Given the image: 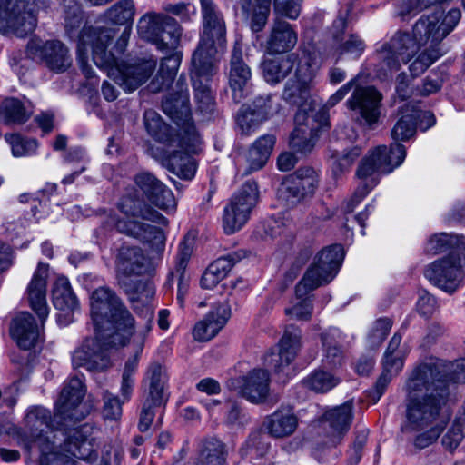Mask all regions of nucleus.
Masks as SVG:
<instances>
[{
	"mask_svg": "<svg viewBox=\"0 0 465 465\" xmlns=\"http://www.w3.org/2000/svg\"><path fill=\"white\" fill-rule=\"evenodd\" d=\"M436 308L437 302L435 298L425 291L420 292L417 301L418 312L421 315L429 317L436 311Z\"/></svg>",
	"mask_w": 465,
	"mask_h": 465,
	"instance_id": "obj_52",
	"label": "nucleus"
},
{
	"mask_svg": "<svg viewBox=\"0 0 465 465\" xmlns=\"http://www.w3.org/2000/svg\"><path fill=\"white\" fill-rule=\"evenodd\" d=\"M269 374L262 369H254L242 379L241 394L252 403L263 401L269 393Z\"/></svg>",
	"mask_w": 465,
	"mask_h": 465,
	"instance_id": "obj_28",
	"label": "nucleus"
},
{
	"mask_svg": "<svg viewBox=\"0 0 465 465\" xmlns=\"http://www.w3.org/2000/svg\"><path fill=\"white\" fill-rule=\"evenodd\" d=\"M344 257L340 244L331 245L322 249L315 257L313 263L308 268L295 289L296 301L285 312L297 320H308L311 317L312 302L306 295L321 285L331 282L337 275Z\"/></svg>",
	"mask_w": 465,
	"mask_h": 465,
	"instance_id": "obj_10",
	"label": "nucleus"
},
{
	"mask_svg": "<svg viewBox=\"0 0 465 465\" xmlns=\"http://www.w3.org/2000/svg\"><path fill=\"white\" fill-rule=\"evenodd\" d=\"M137 31L143 39L153 44L158 50L172 53L162 59L158 74L152 83V90L159 92L169 86L178 72L182 54L176 49L181 42L183 29L172 16L152 12L139 19Z\"/></svg>",
	"mask_w": 465,
	"mask_h": 465,
	"instance_id": "obj_8",
	"label": "nucleus"
},
{
	"mask_svg": "<svg viewBox=\"0 0 465 465\" xmlns=\"http://www.w3.org/2000/svg\"><path fill=\"white\" fill-rule=\"evenodd\" d=\"M138 367V356L135 355L129 359L125 364L122 374L120 393L123 401H129L134 386V373Z\"/></svg>",
	"mask_w": 465,
	"mask_h": 465,
	"instance_id": "obj_47",
	"label": "nucleus"
},
{
	"mask_svg": "<svg viewBox=\"0 0 465 465\" xmlns=\"http://www.w3.org/2000/svg\"><path fill=\"white\" fill-rule=\"evenodd\" d=\"M397 7L399 15L401 16L415 15L423 9L420 5V0H397Z\"/></svg>",
	"mask_w": 465,
	"mask_h": 465,
	"instance_id": "obj_59",
	"label": "nucleus"
},
{
	"mask_svg": "<svg viewBox=\"0 0 465 465\" xmlns=\"http://www.w3.org/2000/svg\"><path fill=\"white\" fill-rule=\"evenodd\" d=\"M424 276L440 290L452 293L465 276V251H450L426 266Z\"/></svg>",
	"mask_w": 465,
	"mask_h": 465,
	"instance_id": "obj_13",
	"label": "nucleus"
},
{
	"mask_svg": "<svg viewBox=\"0 0 465 465\" xmlns=\"http://www.w3.org/2000/svg\"><path fill=\"white\" fill-rule=\"evenodd\" d=\"M393 376L394 375L391 374L390 372L385 371V370L382 371V373L381 374L375 384L374 392L372 396L376 401L384 393L388 384L390 383Z\"/></svg>",
	"mask_w": 465,
	"mask_h": 465,
	"instance_id": "obj_61",
	"label": "nucleus"
},
{
	"mask_svg": "<svg viewBox=\"0 0 465 465\" xmlns=\"http://www.w3.org/2000/svg\"><path fill=\"white\" fill-rule=\"evenodd\" d=\"M2 119L6 124H23L32 114L29 102L24 103L15 98H6L1 104Z\"/></svg>",
	"mask_w": 465,
	"mask_h": 465,
	"instance_id": "obj_39",
	"label": "nucleus"
},
{
	"mask_svg": "<svg viewBox=\"0 0 465 465\" xmlns=\"http://www.w3.org/2000/svg\"><path fill=\"white\" fill-rule=\"evenodd\" d=\"M391 326L392 322L389 318H381L377 320L372 325L368 335L370 345L378 346L381 344L388 335Z\"/></svg>",
	"mask_w": 465,
	"mask_h": 465,
	"instance_id": "obj_49",
	"label": "nucleus"
},
{
	"mask_svg": "<svg viewBox=\"0 0 465 465\" xmlns=\"http://www.w3.org/2000/svg\"><path fill=\"white\" fill-rule=\"evenodd\" d=\"M401 336L395 333L391 339L382 360L385 371L397 375L403 368L407 351L401 347Z\"/></svg>",
	"mask_w": 465,
	"mask_h": 465,
	"instance_id": "obj_38",
	"label": "nucleus"
},
{
	"mask_svg": "<svg viewBox=\"0 0 465 465\" xmlns=\"http://www.w3.org/2000/svg\"><path fill=\"white\" fill-rule=\"evenodd\" d=\"M146 380L149 381L147 399L155 404H163L165 401L163 388L166 378L162 366L153 364L148 370Z\"/></svg>",
	"mask_w": 465,
	"mask_h": 465,
	"instance_id": "obj_43",
	"label": "nucleus"
},
{
	"mask_svg": "<svg viewBox=\"0 0 465 465\" xmlns=\"http://www.w3.org/2000/svg\"><path fill=\"white\" fill-rule=\"evenodd\" d=\"M10 331L17 345L24 350L33 348L41 339L39 327L32 314L26 312L14 319Z\"/></svg>",
	"mask_w": 465,
	"mask_h": 465,
	"instance_id": "obj_27",
	"label": "nucleus"
},
{
	"mask_svg": "<svg viewBox=\"0 0 465 465\" xmlns=\"http://www.w3.org/2000/svg\"><path fill=\"white\" fill-rule=\"evenodd\" d=\"M123 401L114 394L106 391L104 394V417L107 420H118L122 415Z\"/></svg>",
	"mask_w": 465,
	"mask_h": 465,
	"instance_id": "obj_51",
	"label": "nucleus"
},
{
	"mask_svg": "<svg viewBox=\"0 0 465 465\" xmlns=\"http://www.w3.org/2000/svg\"><path fill=\"white\" fill-rule=\"evenodd\" d=\"M443 430V425L436 423L427 432L419 435L416 439V445L424 448L433 442Z\"/></svg>",
	"mask_w": 465,
	"mask_h": 465,
	"instance_id": "obj_57",
	"label": "nucleus"
},
{
	"mask_svg": "<svg viewBox=\"0 0 465 465\" xmlns=\"http://www.w3.org/2000/svg\"><path fill=\"white\" fill-rule=\"evenodd\" d=\"M258 197V186L253 182L245 183L232 194L223 209V228L225 233L232 234L246 224Z\"/></svg>",
	"mask_w": 465,
	"mask_h": 465,
	"instance_id": "obj_14",
	"label": "nucleus"
},
{
	"mask_svg": "<svg viewBox=\"0 0 465 465\" xmlns=\"http://www.w3.org/2000/svg\"><path fill=\"white\" fill-rule=\"evenodd\" d=\"M135 184L146 199L156 207L166 212L176 209V200L173 192L150 173H141L135 176Z\"/></svg>",
	"mask_w": 465,
	"mask_h": 465,
	"instance_id": "obj_22",
	"label": "nucleus"
},
{
	"mask_svg": "<svg viewBox=\"0 0 465 465\" xmlns=\"http://www.w3.org/2000/svg\"><path fill=\"white\" fill-rule=\"evenodd\" d=\"M359 77L356 76L347 82L345 84L341 86L333 94L330 96L326 103V106L331 108L336 105L339 102H341L348 93L353 88L355 84L358 82Z\"/></svg>",
	"mask_w": 465,
	"mask_h": 465,
	"instance_id": "obj_56",
	"label": "nucleus"
},
{
	"mask_svg": "<svg viewBox=\"0 0 465 465\" xmlns=\"http://www.w3.org/2000/svg\"><path fill=\"white\" fill-rule=\"evenodd\" d=\"M47 277L48 265L39 262L26 289L30 307L39 317L42 326L49 315V307L46 302Z\"/></svg>",
	"mask_w": 465,
	"mask_h": 465,
	"instance_id": "obj_24",
	"label": "nucleus"
},
{
	"mask_svg": "<svg viewBox=\"0 0 465 465\" xmlns=\"http://www.w3.org/2000/svg\"><path fill=\"white\" fill-rule=\"evenodd\" d=\"M231 316L227 304L213 307L203 320L199 321L193 331V335L199 341H208L215 337L225 326Z\"/></svg>",
	"mask_w": 465,
	"mask_h": 465,
	"instance_id": "obj_26",
	"label": "nucleus"
},
{
	"mask_svg": "<svg viewBox=\"0 0 465 465\" xmlns=\"http://www.w3.org/2000/svg\"><path fill=\"white\" fill-rule=\"evenodd\" d=\"M445 251H465L463 238L446 232L435 233L428 239L424 246V252L430 255Z\"/></svg>",
	"mask_w": 465,
	"mask_h": 465,
	"instance_id": "obj_37",
	"label": "nucleus"
},
{
	"mask_svg": "<svg viewBox=\"0 0 465 465\" xmlns=\"http://www.w3.org/2000/svg\"><path fill=\"white\" fill-rule=\"evenodd\" d=\"M83 14L76 5L70 6L65 16V31L70 38L77 36V60L86 77H93L94 71L88 64L91 58L94 64L107 73L125 92H133L144 84L153 74L156 61L152 58L134 62L119 61L107 48L115 35L112 28L84 26Z\"/></svg>",
	"mask_w": 465,
	"mask_h": 465,
	"instance_id": "obj_4",
	"label": "nucleus"
},
{
	"mask_svg": "<svg viewBox=\"0 0 465 465\" xmlns=\"http://www.w3.org/2000/svg\"><path fill=\"white\" fill-rule=\"evenodd\" d=\"M416 122V127L425 131L435 124V117L433 114L427 111H421L414 106V112H411Z\"/></svg>",
	"mask_w": 465,
	"mask_h": 465,
	"instance_id": "obj_58",
	"label": "nucleus"
},
{
	"mask_svg": "<svg viewBox=\"0 0 465 465\" xmlns=\"http://www.w3.org/2000/svg\"><path fill=\"white\" fill-rule=\"evenodd\" d=\"M160 405L153 403L150 399L146 398L143 405L138 425L141 431H146L150 428L154 417L153 408Z\"/></svg>",
	"mask_w": 465,
	"mask_h": 465,
	"instance_id": "obj_54",
	"label": "nucleus"
},
{
	"mask_svg": "<svg viewBox=\"0 0 465 465\" xmlns=\"http://www.w3.org/2000/svg\"><path fill=\"white\" fill-rule=\"evenodd\" d=\"M164 10L176 16H179L183 21L190 19L191 15H195V7L191 3L180 2L176 4H169L164 7Z\"/></svg>",
	"mask_w": 465,
	"mask_h": 465,
	"instance_id": "obj_53",
	"label": "nucleus"
},
{
	"mask_svg": "<svg viewBox=\"0 0 465 465\" xmlns=\"http://www.w3.org/2000/svg\"><path fill=\"white\" fill-rule=\"evenodd\" d=\"M197 389L206 394H218L221 391V387L218 381L212 378H205L201 380L197 385Z\"/></svg>",
	"mask_w": 465,
	"mask_h": 465,
	"instance_id": "obj_62",
	"label": "nucleus"
},
{
	"mask_svg": "<svg viewBox=\"0 0 465 465\" xmlns=\"http://www.w3.org/2000/svg\"><path fill=\"white\" fill-rule=\"evenodd\" d=\"M119 209L124 217L110 213L105 222L108 226L147 244L156 252L163 250L165 235L162 227L167 226L168 220L163 214L131 195L122 198Z\"/></svg>",
	"mask_w": 465,
	"mask_h": 465,
	"instance_id": "obj_9",
	"label": "nucleus"
},
{
	"mask_svg": "<svg viewBox=\"0 0 465 465\" xmlns=\"http://www.w3.org/2000/svg\"><path fill=\"white\" fill-rule=\"evenodd\" d=\"M175 87L176 92L163 101V110L179 126V133L173 134L153 110L146 111L143 119L148 134L163 144V164L179 178L191 180L196 172V164L191 154L198 153L201 137L191 121L185 80L180 77Z\"/></svg>",
	"mask_w": 465,
	"mask_h": 465,
	"instance_id": "obj_5",
	"label": "nucleus"
},
{
	"mask_svg": "<svg viewBox=\"0 0 465 465\" xmlns=\"http://www.w3.org/2000/svg\"><path fill=\"white\" fill-rule=\"evenodd\" d=\"M37 25L35 7L25 0H0V33L25 37Z\"/></svg>",
	"mask_w": 465,
	"mask_h": 465,
	"instance_id": "obj_15",
	"label": "nucleus"
},
{
	"mask_svg": "<svg viewBox=\"0 0 465 465\" xmlns=\"http://www.w3.org/2000/svg\"><path fill=\"white\" fill-rule=\"evenodd\" d=\"M251 77V69L242 59V46L236 43L232 53L229 72V84L236 103L241 102L247 94Z\"/></svg>",
	"mask_w": 465,
	"mask_h": 465,
	"instance_id": "obj_25",
	"label": "nucleus"
},
{
	"mask_svg": "<svg viewBox=\"0 0 465 465\" xmlns=\"http://www.w3.org/2000/svg\"><path fill=\"white\" fill-rule=\"evenodd\" d=\"M441 80L436 76L432 78L431 76H427L423 82L422 88L420 93L422 95H430V94L436 93L441 87Z\"/></svg>",
	"mask_w": 465,
	"mask_h": 465,
	"instance_id": "obj_63",
	"label": "nucleus"
},
{
	"mask_svg": "<svg viewBox=\"0 0 465 465\" xmlns=\"http://www.w3.org/2000/svg\"><path fill=\"white\" fill-rule=\"evenodd\" d=\"M405 157V147L397 143H391L390 148L380 145L370 151L357 168L356 176L361 182L345 203V211L351 213L379 183L380 175L391 173L403 163Z\"/></svg>",
	"mask_w": 465,
	"mask_h": 465,
	"instance_id": "obj_11",
	"label": "nucleus"
},
{
	"mask_svg": "<svg viewBox=\"0 0 465 465\" xmlns=\"http://www.w3.org/2000/svg\"><path fill=\"white\" fill-rule=\"evenodd\" d=\"M274 11L280 15L295 20L301 14V0H274Z\"/></svg>",
	"mask_w": 465,
	"mask_h": 465,
	"instance_id": "obj_50",
	"label": "nucleus"
},
{
	"mask_svg": "<svg viewBox=\"0 0 465 465\" xmlns=\"http://www.w3.org/2000/svg\"><path fill=\"white\" fill-rule=\"evenodd\" d=\"M85 393L83 381L71 378L64 386L55 404V412L41 406L33 407L25 415V426L40 452V465H76V459L90 460L94 453L93 428L58 429L67 422L83 420L88 409L82 403Z\"/></svg>",
	"mask_w": 465,
	"mask_h": 465,
	"instance_id": "obj_2",
	"label": "nucleus"
},
{
	"mask_svg": "<svg viewBox=\"0 0 465 465\" xmlns=\"http://www.w3.org/2000/svg\"><path fill=\"white\" fill-rule=\"evenodd\" d=\"M361 153L359 147H352L341 153H333L331 156L333 174L340 176L348 172L355 160L359 158Z\"/></svg>",
	"mask_w": 465,
	"mask_h": 465,
	"instance_id": "obj_45",
	"label": "nucleus"
},
{
	"mask_svg": "<svg viewBox=\"0 0 465 465\" xmlns=\"http://www.w3.org/2000/svg\"><path fill=\"white\" fill-rule=\"evenodd\" d=\"M297 43V34L292 26L282 20H276L267 41V48L271 53H285L292 49Z\"/></svg>",
	"mask_w": 465,
	"mask_h": 465,
	"instance_id": "obj_30",
	"label": "nucleus"
},
{
	"mask_svg": "<svg viewBox=\"0 0 465 465\" xmlns=\"http://www.w3.org/2000/svg\"><path fill=\"white\" fill-rule=\"evenodd\" d=\"M310 109V113L302 109L295 115V128L291 134L289 144L296 153H310L315 145L319 132L329 125L324 112Z\"/></svg>",
	"mask_w": 465,
	"mask_h": 465,
	"instance_id": "obj_16",
	"label": "nucleus"
},
{
	"mask_svg": "<svg viewBox=\"0 0 465 465\" xmlns=\"http://www.w3.org/2000/svg\"><path fill=\"white\" fill-rule=\"evenodd\" d=\"M344 338L341 331L334 327L322 333L321 340L324 351L322 364L325 368L335 369L341 366L343 362L341 345Z\"/></svg>",
	"mask_w": 465,
	"mask_h": 465,
	"instance_id": "obj_29",
	"label": "nucleus"
},
{
	"mask_svg": "<svg viewBox=\"0 0 465 465\" xmlns=\"http://www.w3.org/2000/svg\"><path fill=\"white\" fill-rule=\"evenodd\" d=\"M225 460V445L221 440L212 438L203 442L198 465H224Z\"/></svg>",
	"mask_w": 465,
	"mask_h": 465,
	"instance_id": "obj_40",
	"label": "nucleus"
},
{
	"mask_svg": "<svg viewBox=\"0 0 465 465\" xmlns=\"http://www.w3.org/2000/svg\"><path fill=\"white\" fill-rule=\"evenodd\" d=\"M411 112H414V105L411 104H406L400 111L401 116L391 130L394 141H406L415 134L416 122Z\"/></svg>",
	"mask_w": 465,
	"mask_h": 465,
	"instance_id": "obj_41",
	"label": "nucleus"
},
{
	"mask_svg": "<svg viewBox=\"0 0 465 465\" xmlns=\"http://www.w3.org/2000/svg\"><path fill=\"white\" fill-rule=\"evenodd\" d=\"M275 143L272 134L258 138L248 152H239L234 155L237 173L244 176L262 169L268 161Z\"/></svg>",
	"mask_w": 465,
	"mask_h": 465,
	"instance_id": "obj_21",
	"label": "nucleus"
},
{
	"mask_svg": "<svg viewBox=\"0 0 465 465\" xmlns=\"http://www.w3.org/2000/svg\"><path fill=\"white\" fill-rule=\"evenodd\" d=\"M353 420V402L348 401L327 409L322 415V423L332 444L341 442L349 431Z\"/></svg>",
	"mask_w": 465,
	"mask_h": 465,
	"instance_id": "obj_23",
	"label": "nucleus"
},
{
	"mask_svg": "<svg viewBox=\"0 0 465 465\" xmlns=\"http://www.w3.org/2000/svg\"><path fill=\"white\" fill-rule=\"evenodd\" d=\"M197 234L191 231L185 234L179 245V250L175 262L176 272H184L187 263L193 254Z\"/></svg>",
	"mask_w": 465,
	"mask_h": 465,
	"instance_id": "obj_46",
	"label": "nucleus"
},
{
	"mask_svg": "<svg viewBox=\"0 0 465 465\" xmlns=\"http://www.w3.org/2000/svg\"><path fill=\"white\" fill-rule=\"evenodd\" d=\"M144 255L138 246H122L116 258L118 272L125 275L138 274L144 262Z\"/></svg>",
	"mask_w": 465,
	"mask_h": 465,
	"instance_id": "obj_33",
	"label": "nucleus"
},
{
	"mask_svg": "<svg viewBox=\"0 0 465 465\" xmlns=\"http://www.w3.org/2000/svg\"><path fill=\"white\" fill-rule=\"evenodd\" d=\"M265 425L272 437L283 438L295 431L298 419L292 409L281 408L267 418Z\"/></svg>",
	"mask_w": 465,
	"mask_h": 465,
	"instance_id": "obj_31",
	"label": "nucleus"
},
{
	"mask_svg": "<svg viewBox=\"0 0 465 465\" xmlns=\"http://www.w3.org/2000/svg\"><path fill=\"white\" fill-rule=\"evenodd\" d=\"M302 332L294 326L286 328L279 341L277 352H271L264 358V364L275 373L289 375L290 365L301 348Z\"/></svg>",
	"mask_w": 465,
	"mask_h": 465,
	"instance_id": "obj_20",
	"label": "nucleus"
},
{
	"mask_svg": "<svg viewBox=\"0 0 465 465\" xmlns=\"http://www.w3.org/2000/svg\"><path fill=\"white\" fill-rule=\"evenodd\" d=\"M339 379L334 375L319 371L312 373L302 381V384L305 388L310 389L315 392L324 393L339 383Z\"/></svg>",
	"mask_w": 465,
	"mask_h": 465,
	"instance_id": "obj_44",
	"label": "nucleus"
},
{
	"mask_svg": "<svg viewBox=\"0 0 465 465\" xmlns=\"http://www.w3.org/2000/svg\"><path fill=\"white\" fill-rule=\"evenodd\" d=\"M5 140L10 144L12 153L15 157L32 155L37 148L35 139L24 138L19 134H5Z\"/></svg>",
	"mask_w": 465,
	"mask_h": 465,
	"instance_id": "obj_48",
	"label": "nucleus"
},
{
	"mask_svg": "<svg viewBox=\"0 0 465 465\" xmlns=\"http://www.w3.org/2000/svg\"><path fill=\"white\" fill-rule=\"evenodd\" d=\"M235 262L236 259L233 254L220 257L213 262L202 276V287L205 289H213L227 276Z\"/></svg>",
	"mask_w": 465,
	"mask_h": 465,
	"instance_id": "obj_34",
	"label": "nucleus"
},
{
	"mask_svg": "<svg viewBox=\"0 0 465 465\" xmlns=\"http://www.w3.org/2000/svg\"><path fill=\"white\" fill-rule=\"evenodd\" d=\"M450 382H465V359L426 362L412 371L406 381V415L413 430L433 424L447 402Z\"/></svg>",
	"mask_w": 465,
	"mask_h": 465,
	"instance_id": "obj_6",
	"label": "nucleus"
},
{
	"mask_svg": "<svg viewBox=\"0 0 465 465\" xmlns=\"http://www.w3.org/2000/svg\"><path fill=\"white\" fill-rule=\"evenodd\" d=\"M318 183L319 175L313 168H299L281 183L277 190L278 200L285 206L292 207L312 195Z\"/></svg>",
	"mask_w": 465,
	"mask_h": 465,
	"instance_id": "obj_17",
	"label": "nucleus"
},
{
	"mask_svg": "<svg viewBox=\"0 0 465 465\" xmlns=\"http://www.w3.org/2000/svg\"><path fill=\"white\" fill-rule=\"evenodd\" d=\"M364 50V41L357 35H344L341 39L335 36L331 50L327 55L335 62L344 58L358 59Z\"/></svg>",
	"mask_w": 465,
	"mask_h": 465,
	"instance_id": "obj_32",
	"label": "nucleus"
},
{
	"mask_svg": "<svg viewBox=\"0 0 465 465\" xmlns=\"http://www.w3.org/2000/svg\"><path fill=\"white\" fill-rule=\"evenodd\" d=\"M67 160H68V162L78 161L82 163V165L78 171L74 172L72 174L65 176L63 179V183L64 184L72 183L74 180V177L76 175H79L82 172H84L85 170V164H86L85 153L81 148L74 149L69 153Z\"/></svg>",
	"mask_w": 465,
	"mask_h": 465,
	"instance_id": "obj_55",
	"label": "nucleus"
},
{
	"mask_svg": "<svg viewBox=\"0 0 465 465\" xmlns=\"http://www.w3.org/2000/svg\"><path fill=\"white\" fill-rule=\"evenodd\" d=\"M352 89L345 103L347 108L354 112L369 126L377 124L381 116V94L375 87L362 86L358 84V82Z\"/></svg>",
	"mask_w": 465,
	"mask_h": 465,
	"instance_id": "obj_19",
	"label": "nucleus"
},
{
	"mask_svg": "<svg viewBox=\"0 0 465 465\" xmlns=\"http://www.w3.org/2000/svg\"><path fill=\"white\" fill-rule=\"evenodd\" d=\"M27 53L56 73L66 71L72 64L69 49L59 40L44 41L34 37L27 44Z\"/></svg>",
	"mask_w": 465,
	"mask_h": 465,
	"instance_id": "obj_18",
	"label": "nucleus"
},
{
	"mask_svg": "<svg viewBox=\"0 0 465 465\" xmlns=\"http://www.w3.org/2000/svg\"><path fill=\"white\" fill-rule=\"evenodd\" d=\"M297 162L296 157L292 153H282L277 160L278 168L282 172L292 170Z\"/></svg>",
	"mask_w": 465,
	"mask_h": 465,
	"instance_id": "obj_64",
	"label": "nucleus"
},
{
	"mask_svg": "<svg viewBox=\"0 0 465 465\" xmlns=\"http://www.w3.org/2000/svg\"><path fill=\"white\" fill-rule=\"evenodd\" d=\"M203 34L192 56V81L197 108L213 112L214 106L211 78L226 47L225 22L211 0H202Z\"/></svg>",
	"mask_w": 465,
	"mask_h": 465,
	"instance_id": "obj_7",
	"label": "nucleus"
},
{
	"mask_svg": "<svg viewBox=\"0 0 465 465\" xmlns=\"http://www.w3.org/2000/svg\"><path fill=\"white\" fill-rule=\"evenodd\" d=\"M321 64L322 59L316 52L303 51L298 60L294 75L285 85L282 96L288 103L297 105L298 112L304 109L310 113V108L316 110L311 100L310 90Z\"/></svg>",
	"mask_w": 465,
	"mask_h": 465,
	"instance_id": "obj_12",
	"label": "nucleus"
},
{
	"mask_svg": "<svg viewBox=\"0 0 465 465\" xmlns=\"http://www.w3.org/2000/svg\"><path fill=\"white\" fill-rule=\"evenodd\" d=\"M270 11L262 8H255L251 21V29L253 32H260L267 23Z\"/></svg>",
	"mask_w": 465,
	"mask_h": 465,
	"instance_id": "obj_60",
	"label": "nucleus"
},
{
	"mask_svg": "<svg viewBox=\"0 0 465 465\" xmlns=\"http://www.w3.org/2000/svg\"><path fill=\"white\" fill-rule=\"evenodd\" d=\"M460 17L461 13L457 8L447 14L437 12L420 17L413 26L412 36L397 32L376 48V77L381 80L391 78L402 64L409 63L415 54L417 56L409 65L410 72L413 76L424 73L445 53L440 43L457 26Z\"/></svg>",
	"mask_w": 465,
	"mask_h": 465,
	"instance_id": "obj_3",
	"label": "nucleus"
},
{
	"mask_svg": "<svg viewBox=\"0 0 465 465\" xmlns=\"http://www.w3.org/2000/svg\"><path fill=\"white\" fill-rule=\"evenodd\" d=\"M155 291L152 285L139 286L130 295L134 310L144 319L136 327L135 320L117 294L106 286L96 288L90 294V315L94 337L86 338L72 354L74 368L83 367L100 372L111 366L107 351L125 346L133 339L141 348L152 329L153 309L150 302Z\"/></svg>",
	"mask_w": 465,
	"mask_h": 465,
	"instance_id": "obj_1",
	"label": "nucleus"
},
{
	"mask_svg": "<svg viewBox=\"0 0 465 465\" xmlns=\"http://www.w3.org/2000/svg\"><path fill=\"white\" fill-rule=\"evenodd\" d=\"M298 60L294 54L265 60L262 64L264 79L271 84L279 83L298 64Z\"/></svg>",
	"mask_w": 465,
	"mask_h": 465,
	"instance_id": "obj_36",
	"label": "nucleus"
},
{
	"mask_svg": "<svg viewBox=\"0 0 465 465\" xmlns=\"http://www.w3.org/2000/svg\"><path fill=\"white\" fill-rule=\"evenodd\" d=\"M54 306L62 312H74L78 309V300L70 282L65 277H58L52 289Z\"/></svg>",
	"mask_w": 465,
	"mask_h": 465,
	"instance_id": "obj_35",
	"label": "nucleus"
},
{
	"mask_svg": "<svg viewBox=\"0 0 465 465\" xmlns=\"http://www.w3.org/2000/svg\"><path fill=\"white\" fill-rule=\"evenodd\" d=\"M135 14V7L133 0H120L104 14L105 22L114 25H131Z\"/></svg>",
	"mask_w": 465,
	"mask_h": 465,
	"instance_id": "obj_42",
	"label": "nucleus"
}]
</instances>
